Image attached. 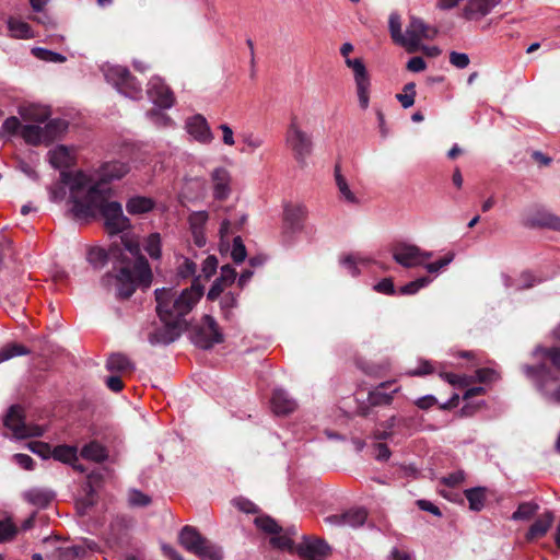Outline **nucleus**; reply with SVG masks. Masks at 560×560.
<instances>
[{
    "label": "nucleus",
    "mask_w": 560,
    "mask_h": 560,
    "mask_svg": "<svg viewBox=\"0 0 560 560\" xmlns=\"http://www.w3.org/2000/svg\"><path fill=\"white\" fill-rule=\"evenodd\" d=\"M88 260L94 268H102L112 262L115 275L107 273L103 282L115 280L116 295L119 299L130 298L138 287L149 288L152 271L147 258L141 254L138 242L120 236L108 249L93 247L88 253Z\"/></svg>",
    "instance_id": "obj_1"
},
{
    "label": "nucleus",
    "mask_w": 560,
    "mask_h": 560,
    "mask_svg": "<svg viewBox=\"0 0 560 560\" xmlns=\"http://www.w3.org/2000/svg\"><path fill=\"white\" fill-rule=\"evenodd\" d=\"M129 172L127 164L119 161L104 163L95 173H62L65 182L71 183V197L75 202L74 212L91 214L104 197H109L113 180L122 178Z\"/></svg>",
    "instance_id": "obj_2"
},
{
    "label": "nucleus",
    "mask_w": 560,
    "mask_h": 560,
    "mask_svg": "<svg viewBox=\"0 0 560 560\" xmlns=\"http://www.w3.org/2000/svg\"><path fill=\"white\" fill-rule=\"evenodd\" d=\"M154 295L161 320H175L179 324L203 295V285L199 282V277H196L191 285L179 294L173 288H160L155 289Z\"/></svg>",
    "instance_id": "obj_3"
},
{
    "label": "nucleus",
    "mask_w": 560,
    "mask_h": 560,
    "mask_svg": "<svg viewBox=\"0 0 560 560\" xmlns=\"http://www.w3.org/2000/svg\"><path fill=\"white\" fill-rule=\"evenodd\" d=\"M147 94L150 101L159 108H153L147 113V118L156 127L173 126L172 118L162 112L174 105V95L170 88L160 77H153L148 82Z\"/></svg>",
    "instance_id": "obj_4"
},
{
    "label": "nucleus",
    "mask_w": 560,
    "mask_h": 560,
    "mask_svg": "<svg viewBox=\"0 0 560 560\" xmlns=\"http://www.w3.org/2000/svg\"><path fill=\"white\" fill-rule=\"evenodd\" d=\"M284 142L299 166L302 168L306 167L307 159L314 151L313 135L302 129L301 122L295 115L290 118L284 135Z\"/></svg>",
    "instance_id": "obj_5"
},
{
    "label": "nucleus",
    "mask_w": 560,
    "mask_h": 560,
    "mask_svg": "<svg viewBox=\"0 0 560 560\" xmlns=\"http://www.w3.org/2000/svg\"><path fill=\"white\" fill-rule=\"evenodd\" d=\"M108 197H104L103 200L95 207L91 214L79 215L74 212L77 219H90L94 218L97 212L104 219L105 226L109 234L118 235L131 228L129 218L124 214L122 206L118 201H107Z\"/></svg>",
    "instance_id": "obj_6"
},
{
    "label": "nucleus",
    "mask_w": 560,
    "mask_h": 560,
    "mask_svg": "<svg viewBox=\"0 0 560 560\" xmlns=\"http://www.w3.org/2000/svg\"><path fill=\"white\" fill-rule=\"evenodd\" d=\"M102 70L105 80L120 94L131 100L142 97L141 83L130 74L127 68L117 65H105Z\"/></svg>",
    "instance_id": "obj_7"
},
{
    "label": "nucleus",
    "mask_w": 560,
    "mask_h": 560,
    "mask_svg": "<svg viewBox=\"0 0 560 560\" xmlns=\"http://www.w3.org/2000/svg\"><path fill=\"white\" fill-rule=\"evenodd\" d=\"M223 341V335L217 320L211 315H205L201 324L191 331V342L200 349L208 350Z\"/></svg>",
    "instance_id": "obj_8"
},
{
    "label": "nucleus",
    "mask_w": 560,
    "mask_h": 560,
    "mask_svg": "<svg viewBox=\"0 0 560 560\" xmlns=\"http://www.w3.org/2000/svg\"><path fill=\"white\" fill-rule=\"evenodd\" d=\"M393 259L405 268H416L433 256L432 252L422 250L415 244L400 242L393 246Z\"/></svg>",
    "instance_id": "obj_9"
},
{
    "label": "nucleus",
    "mask_w": 560,
    "mask_h": 560,
    "mask_svg": "<svg viewBox=\"0 0 560 560\" xmlns=\"http://www.w3.org/2000/svg\"><path fill=\"white\" fill-rule=\"evenodd\" d=\"M4 425L13 432L16 439L42 436L44 433L42 427L28 425L25 423L23 409L19 405H13L8 409V412L4 417Z\"/></svg>",
    "instance_id": "obj_10"
},
{
    "label": "nucleus",
    "mask_w": 560,
    "mask_h": 560,
    "mask_svg": "<svg viewBox=\"0 0 560 560\" xmlns=\"http://www.w3.org/2000/svg\"><path fill=\"white\" fill-rule=\"evenodd\" d=\"M441 378L457 388H466L475 381L485 384L493 383L500 378V373L493 368H481L476 370L475 376L441 373Z\"/></svg>",
    "instance_id": "obj_11"
},
{
    "label": "nucleus",
    "mask_w": 560,
    "mask_h": 560,
    "mask_svg": "<svg viewBox=\"0 0 560 560\" xmlns=\"http://www.w3.org/2000/svg\"><path fill=\"white\" fill-rule=\"evenodd\" d=\"M346 65L352 69L354 75V82L357 86V94L360 106L365 109L369 106L370 97V77L363 61L359 58L347 59Z\"/></svg>",
    "instance_id": "obj_12"
},
{
    "label": "nucleus",
    "mask_w": 560,
    "mask_h": 560,
    "mask_svg": "<svg viewBox=\"0 0 560 560\" xmlns=\"http://www.w3.org/2000/svg\"><path fill=\"white\" fill-rule=\"evenodd\" d=\"M523 372L526 374L527 377L535 381L540 392H542L544 394H551V396L556 400H558L555 397V392L557 390V388L552 393L549 388V384L557 383L558 377L556 373L549 366H547L546 363H540L537 365H524Z\"/></svg>",
    "instance_id": "obj_13"
},
{
    "label": "nucleus",
    "mask_w": 560,
    "mask_h": 560,
    "mask_svg": "<svg viewBox=\"0 0 560 560\" xmlns=\"http://www.w3.org/2000/svg\"><path fill=\"white\" fill-rule=\"evenodd\" d=\"M185 128L188 135L201 144H210L214 139L207 119L200 114L187 118Z\"/></svg>",
    "instance_id": "obj_14"
},
{
    "label": "nucleus",
    "mask_w": 560,
    "mask_h": 560,
    "mask_svg": "<svg viewBox=\"0 0 560 560\" xmlns=\"http://www.w3.org/2000/svg\"><path fill=\"white\" fill-rule=\"evenodd\" d=\"M329 547L323 539L304 536L303 541L295 547V552L304 560H324Z\"/></svg>",
    "instance_id": "obj_15"
},
{
    "label": "nucleus",
    "mask_w": 560,
    "mask_h": 560,
    "mask_svg": "<svg viewBox=\"0 0 560 560\" xmlns=\"http://www.w3.org/2000/svg\"><path fill=\"white\" fill-rule=\"evenodd\" d=\"M523 224L530 229L544 228L560 232V217L544 208H537L533 214L527 215Z\"/></svg>",
    "instance_id": "obj_16"
},
{
    "label": "nucleus",
    "mask_w": 560,
    "mask_h": 560,
    "mask_svg": "<svg viewBox=\"0 0 560 560\" xmlns=\"http://www.w3.org/2000/svg\"><path fill=\"white\" fill-rule=\"evenodd\" d=\"M163 324L149 332L148 341L152 346H167L179 337L178 323L175 320H162Z\"/></svg>",
    "instance_id": "obj_17"
},
{
    "label": "nucleus",
    "mask_w": 560,
    "mask_h": 560,
    "mask_svg": "<svg viewBox=\"0 0 560 560\" xmlns=\"http://www.w3.org/2000/svg\"><path fill=\"white\" fill-rule=\"evenodd\" d=\"M368 517V512L363 508H353L342 514H334L326 517V522L335 526L360 527Z\"/></svg>",
    "instance_id": "obj_18"
},
{
    "label": "nucleus",
    "mask_w": 560,
    "mask_h": 560,
    "mask_svg": "<svg viewBox=\"0 0 560 560\" xmlns=\"http://www.w3.org/2000/svg\"><path fill=\"white\" fill-rule=\"evenodd\" d=\"M213 197L217 200H225L231 194V175L225 167H215L211 172Z\"/></svg>",
    "instance_id": "obj_19"
},
{
    "label": "nucleus",
    "mask_w": 560,
    "mask_h": 560,
    "mask_svg": "<svg viewBox=\"0 0 560 560\" xmlns=\"http://www.w3.org/2000/svg\"><path fill=\"white\" fill-rule=\"evenodd\" d=\"M398 392V387L394 382H383L370 390L368 401L372 407L387 406L393 401L394 394Z\"/></svg>",
    "instance_id": "obj_20"
},
{
    "label": "nucleus",
    "mask_w": 560,
    "mask_h": 560,
    "mask_svg": "<svg viewBox=\"0 0 560 560\" xmlns=\"http://www.w3.org/2000/svg\"><path fill=\"white\" fill-rule=\"evenodd\" d=\"M555 522V513L550 510H546L541 513L538 518L529 526L525 538L527 541L544 537L551 528Z\"/></svg>",
    "instance_id": "obj_21"
},
{
    "label": "nucleus",
    "mask_w": 560,
    "mask_h": 560,
    "mask_svg": "<svg viewBox=\"0 0 560 560\" xmlns=\"http://www.w3.org/2000/svg\"><path fill=\"white\" fill-rule=\"evenodd\" d=\"M306 215L305 207L302 205H287L283 211V222L287 230L292 233L300 232Z\"/></svg>",
    "instance_id": "obj_22"
},
{
    "label": "nucleus",
    "mask_w": 560,
    "mask_h": 560,
    "mask_svg": "<svg viewBox=\"0 0 560 560\" xmlns=\"http://www.w3.org/2000/svg\"><path fill=\"white\" fill-rule=\"evenodd\" d=\"M271 406L276 415L284 416L293 412L298 407V402L287 390L277 388L272 394Z\"/></svg>",
    "instance_id": "obj_23"
},
{
    "label": "nucleus",
    "mask_w": 560,
    "mask_h": 560,
    "mask_svg": "<svg viewBox=\"0 0 560 560\" xmlns=\"http://www.w3.org/2000/svg\"><path fill=\"white\" fill-rule=\"evenodd\" d=\"M428 25L419 18L411 16L405 33L404 46H417L421 38H429Z\"/></svg>",
    "instance_id": "obj_24"
},
{
    "label": "nucleus",
    "mask_w": 560,
    "mask_h": 560,
    "mask_svg": "<svg viewBox=\"0 0 560 560\" xmlns=\"http://www.w3.org/2000/svg\"><path fill=\"white\" fill-rule=\"evenodd\" d=\"M207 219L208 215L206 212H195L189 218L191 237L194 244L199 248L205 247L207 244L203 229Z\"/></svg>",
    "instance_id": "obj_25"
},
{
    "label": "nucleus",
    "mask_w": 560,
    "mask_h": 560,
    "mask_svg": "<svg viewBox=\"0 0 560 560\" xmlns=\"http://www.w3.org/2000/svg\"><path fill=\"white\" fill-rule=\"evenodd\" d=\"M48 160L50 165L61 171H67L73 162L71 151L65 145H58L48 152Z\"/></svg>",
    "instance_id": "obj_26"
},
{
    "label": "nucleus",
    "mask_w": 560,
    "mask_h": 560,
    "mask_svg": "<svg viewBox=\"0 0 560 560\" xmlns=\"http://www.w3.org/2000/svg\"><path fill=\"white\" fill-rule=\"evenodd\" d=\"M52 457L56 460L72 465V467L80 472L85 471V468L78 463V452L74 446L59 445L54 448Z\"/></svg>",
    "instance_id": "obj_27"
},
{
    "label": "nucleus",
    "mask_w": 560,
    "mask_h": 560,
    "mask_svg": "<svg viewBox=\"0 0 560 560\" xmlns=\"http://www.w3.org/2000/svg\"><path fill=\"white\" fill-rule=\"evenodd\" d=\"M206 538L192 526L186 525L179 533V541L185 549L195 553Z\"/></svg>",
    "instance_id": "obj_28"
},
{
    "label": "nucleus",
    "mask_w": 560,
    "mask_h": 560,
    "mask_svg": "<svg viewBox=\"0 0 560 560\" xmlns=\"http://www.w3.org/2000/svg\"><path fill=\"white\" fill-rule=\"evenodd\" d=\"M499 3V0H469L464 9V16L468 20L475 15L485 16Z\"/></svg>",
    "instance_id": "obj_29"
},
{
    "label": "nucleus",
    "mask_w": 560,
    "mask_h": 560,
    "mask_svg": "<svg viewBox=\"0 0 560 560\" xmlns=\"http://www.w3.org/2000/svg\"><path fill=\"white\" fill-rule=\"evenodd\" d=\"M155 207V201L144 196H133L126 202V210L129 214H144L152 211Z\"/></svg>",
    "instance_id": "obj_30"
},
{
    "label": "nucleus",
    "mask_w": 560,
    "mask_h": 560,
    "mask_svg": "<svg viewBox=\"0 0 560 560\" xmlns=\"http://www.w3.org/2000/svg\"><path fill=\"white\" fill-rule=\"evenodd\" d=\"M62 173H70L69 171L60 172V182L49 187V198L51 201H61L67 196V188L69 189V201L71 202V212L74 215V206L75 202L71 197V183L65 182L62 178Z\"/></svg>",
    "instance_id": "obj_31"
},
{
    "label": "nucleus",
    "mask_w": 560,
    "mask_h": 560,
    "mask_svg": "<svg viewBox=\"0 0 560 560\" xmlns=\"http://www.w3.org/2000/svg\"><path fill=\"white\" fill-rule=\"evenodd\" d=\"M335 180L340 197L350 205H358L359 199L355 194L350 189L346 177L341 174L339 164L335 166Z\"/></svg>",
    "instance_id": "obj_32"
},
{
    "label": "nucleus",
    "mask_w": 560,
    "mask_h": 560,
    "mask_svg": "<svg viewBox=\"0 0 560 560\" xmlns=\"http://www.w3.org/2000/svg\"><path fill=\"white\" fill-rule=\"evenodd\" d=\"M106 369L112 373H122L133 371L135 364L122 353H113L106 361Z\"/></svg>",
    "instance_id": "obj_33"
},
{
    "label": "nucleus",
    "mask_w": 560,
    "mask_h": 560,
    "mask_svg": "<svg viewBox=\"0 0 560 560\" xmlns=\"http://www.w3.org/2000/svg\"><path fill=\"white\" fill-rule=\"evenodd\" d=\"M340 264L350 276L358 277L361 273L360 267H366L370 259L359 254H349L340 259Z\"/></svg>",
    "instance_id": "obj_34"
},
{
    "label": "nucleus",
    "mask_w": 560,
    "mask_h": 560,
    "mask_svg": "<svg viewBox=\"0 0 560 560\" xmlns=\"http://www.w3.org/2000/svg\"><path fill=\"white\" fill-rule=\"evenodd\" d=\"M8 28L12 37L20 39H30L34 37V32L31 26L16 18H9Z\"/></svg>",
    "instance_id": "obj_35"
},
{
    "label": "nucleus",
    "mask_w": 560,
    "mask_h": 560,
    "mask_svg": "<svg viewBox=\"0 0 560 560\" xmlns=\"http://www.w3.org/2000/svg\"><path fill=\"white\" fill-rule=\"evenodd\" d=\"M81 456L85 459L100 463L105 460L108 454L106 448L101 443L92 441L82 447Z\"/></svg>",
    "instance_id": "obj_36"
},
{
    "label": "nucleus",
    "mask_w": 560,
    "mask_h": 560,
    "mask_svg": "<svg viewBox=\"0 0 560 560\" xmlns=\"http://www.w3.org/2000/svg\"><path fill=\"white\" fill-rule=\"evenodd\" d=\"M21 135L30 144L36 145L42 142H47V136L45 135L44 126L25 125L22 127Z\"/></svg>",
    "instance_id": "obj_37"
},
{
    "label": "nucleus",
    "mask_w": 560,
    "mask_h": 560,
    "mask_svg": "<svg viewBox=\"0 0 560 560\" xmlns=\"http://www.w3.org/2000/svg\"><path fill=\"white\" fill-rule=\"evenodd\" d=\"M201 560H222V548L207 538L202 541L198 550L195 552Z\"/></svg>",
    "instance_id": "obj_38"
},
{
    "label": "nucleus",
    "mask_w": 560,
    "mask_h": 560,
    "mask_svg": "<svg viewBox=\"0 0 560 560\" xmlns=\"http://www.w3.org/2000/svg\"><path fill=\"white\" fill-rule=\"evenodd\" d=\"M464 493L471 511L479 512L483 509L486 501V488L475 487L466 489Z\"/></svg>",
    "instance_id": "obj_39"
},
{
    "label": "nucleus",
    "mask_w": 560,
    "mask_h": 560,
    "mask_svg": "<svg viewBox=\"0 0 560 560\" xmlns=\"http://www.w3.org/2000/svg\"><path fill=\"white\" fill-rule=\"evenodd\" d=\"M196 272H197V265L191 258L185 257V256H180L177 258L176 277L178 279L186 280L191 277H194V279H195L197 277Z\"/></svg>",
    "instance_id": "obj_40"
},
{
    "label": "nucleus",
    "mask_w": 560,
    "mask_h": 560,
    "mask_svg": "<svg viewBox=\"0 0 560 560\" xmlns=\"http://www.w3.org/2000/svg\"><path fill=\"white\" fill-rule=\"evenodd\" d=\"M143 248L151 259H160L162 256V240L160 233H151L143 242Z\"/></svg>",
    "instance_id": "obj_41"
},
{
    "label": "nucleus",
    "mask_w": 560,
    "mask_h": 560,
    "mask_svg": "<svg viewBox=\"0 0 560 560\" xmlns=\"http://www.w3.org/2000/svg\"><path fill=\"white\" fill-rule=\"evenodd\" d=\"M444 369L445 364L442 362H432L429 360L421 359L419 360L418 368L411 371L409 374L415 376H424L438 371L439 375L441 376V373H446Z\"/></svg>",
    "instance_id": "obj_42"
},
{
    "label": "nucleus",
    "mask_w": 560,
    "mask_h": 560,
    "mask_svg": "<svg viewBox=\"0 0 560 560\" xmlns=\"http://www.w3.org/2000/svg\"><path fill=\"white\" fill-rule=\"evenodd\" d=\"M432 278L429 276H422L420 278H417L416 280H412L404 285H401L398 289L399 295H413L418 293L421 289L427 288L431 282Z\"/></svg>",
    "instance_id": "obj_43"
},
{
    "label": "nucleus",
    "mask_w": 560,
    "mask_h": 560,
    "mask_svg": "<svg viewBox=\"0 0 560 560\" xmlns=\"http://www.w3.org/2000/svg\"><path fill=\"white\" fill-rule=\"evenodd\" d=\"M539 510V505L535 502H522L518 504L517 509L511 515L512 521H528L530 520Z\"/></svg>",
    "instance_id": "obj_44"
},
{
    "label": "nucleus",
    "mask_w": 560,
    "mask_h": 560,
    "mask_svg": "<svg viewBox=\"0 0 560 560\" xmlns=\"http://www.w3.org/2000/svg\"><path fill=\"white\" fill-rule=\"evenodd\" d=\"M68 124L65 119L54 118L48 120L45 126V135L47 136V142L55 140L62 132L66 131Z\"/></svg>",
    "instance_id": "obj_45"
},
{
    "label": "nucleus",
    "mask_w": 560,
    "mask_h": 560,
    "mask_svg": "<svg viewBox=\"0 0 560 560\" xmlns=\"http://www.w3.org/2000/svg\"><path fill=\"white\" fill-rule=\"evenodd\" d=\"M534 357L541 355L548 359L556 370L560 371V348L551 347L545 348L541 346H537L533 351Z\"/></svg>",
    "instance_id": "obj_46"
},
{
    "label": "nucleus",
    "mask_w": 560,
    "mask_h": 560,
    "mask_svg": "<svg viewBox=\"0 0 560 560\" xmlns=\"http://www.w3.org/2000/svg\"><path fill=\"white\" fill-rule=\"evenodd\" d=\"M30 353V350L20 343H8L3 348L0 349V363L8 361L12 358L26 355Z\"/></svg>",
    "instance_id": "obj_47"
},
{
    "label": "nucleus",
    "mask_w": 560,
    "mask_h": 560,
    "mask_svg": "<svg viewBox=\"0 0 560 560\" xmlns=\"http://www.w3.org/2000/svg\"><path fill=\"white\" fill-rule=\"evenodd\" d=\"M416 97V83L409 82L404 85L402 92L396 95V98L401 104V107L407 109L415 104Z\"/></svg>",
    "instance_id": "obj_48"
},
{
    "label": "nucleus",
    "mask_w": 560,
    "mask_h": 560,
    "mask_svg": "<svg viewBox=\"0 0 560 560\" xmlns=\"http://www.w3.org/2000/svg\"><path fill=\"white\" fill-rule=\"evenodd\" d=\"M32 51L36 58L47 62L61 63L66 61V57L63 55L46 48L35 47Z\"/></svg>",
    "instance_id": "obj_49"
},
{
    "label": "nucleus",
    "mask_w": 560,
    "mask_h": 560,
    "mask_svg": "<svg viewBox=\"0 0 560 560\" xmlns=\"http://www.w3.org/2000/svg\"><path fill=\"white\" fill-rule=\"evenodd\" d=\"M389 32L395 43L405 45V35L401 33L400 16L397 13H392L388 21Z\"/></svg>",
    "instance_id": "obj_50"
},
{
    "label": "nucleus",
    "mask_w": 560,
    "mask_h": 560,
    "mask_svg": "<svg viewBox=\"0 0 560 560\" xmlns=\"http://www.w3.org/2000/svg\"><path fill=\"white\" fill-rule=\"evenodd\" d=\"M255 525L265 533L268 534H280L282 530L281 526L270 516H258L255 518Z\"/></svg>",
    "instance_id": "obj_51"
},
{
    "label": "nucleus",
    "mask_w": 560,
    "mask_h": 560,
    "mask_svg": "<svg viewBox=\"0 0 560 560\" xmlns=\"http://www.w3.org/2000/svg\"><path fill=\"white\" fill-rule=\"evenodd\" d=\"M218 259L214 255H209L203 261L201 266V273L198 275L199 282L201 283V278L205 280H209L218 269Z\"/></svg>",
    "instance_id": "obj_52"
},
{
    "label": "nucleus",
    "mask_w": 560,
    "mask_h": 560,
    "mask_svg": "<svg viewBox=\"0 0 560 560\" xmlns=\"http://www.w3.org/2000/svg\"><path fill=\"white\" fill-rule=\"evenodd\" d=\"M247 252L246 247L243 243V240L241 236H235L233 238L232 249H231V257L235 264H241L246 259Z\"/></svg>",
    "instance_id": "obj_53"
},
{
    "label": "nucleus",
    "mask_w": 560,
    "mask_h": 560,
    "mask_svg": "<svg viewBox=\"0 0 560 560\" xmlns=\"http://www.w3.org/2000/svg\"><path fill=\"white\" fill-rule=\"evenodd\" d=\"M16 533L18 528L11 520H0V544L12 540Z\"/></svg>",
    "instance_id": "obj_54"
},
{
    "label": "nucleus",
    "mask_w": 560,
    "mask_h": 560,
    "mask_svg": "<svg viewBox=\"0 0 560 560\" xmlns=\"http://www.w3.org/2000/svg\"><path fill=\"white\" fill-rule=\"evenodd\" d=\"M454 253H448L441 259L433 262L423 264L422 266L429 273H439L443 268L448 266L454 260Z\"/></svg>",
    "instance_id": "obj_55"
},
{
    "label": "nucleus",
    "mask_w": 560,
    "mask_h": 560,
    "mask_svg": "<svg viewBox=\"0 0 560 560\" xmlns=\"http://www.w3.org/2000/svg\"><path fill=\"white\" fill-rule=\"evenodd\" d=\"M542 282V279L534 275L532 271H523L518 278L517 289H530Z\"/></svg>",
    "instance_id": "obj_56"
},
{
    "label": "nucleus",
    "mask_w": 560,
    "mask_h": 560,
    "mask_svg": "<svg viewBox=\"0 0 560 560\" xmlns=\"http://www.w3.org/2000/svg\"><path fill=\"white\" fill-rule=\"evenodd\" d=\"M373 290L385 294V295H396L398 294V290H396L394 282L390 278H384L377 283L373 285Z\"/></svg>",
    "instance_id": "obj_57"
},
{
    "label": "nucleus",
    "mask_w": 560,
    "mask_h": 560,
    "mask_svg": "<svg viewBox=\"0 0 560 560\" xmlns=\"http://www.w3.org/2000/svg\"><path fill=\"white\" fill-rule=\"evenodd\" d=\"M220 305L226 318H229L231 311L237 305V295L232 292L225 293L221 300Z\"/></svg>",
    "instance_id": "obj_58"
},
{
    "label": "nucleus",
    "mask_w": 560,
    "mask_h": 560,
    "mask_svg": "<svg viewBox=\"0 0 560 560\" xmlns=\"http://www.w3.org/2000/svg\"><path fill=\"white\" fill-rule=\"evenodd\" d=\"M270 544L276 547V548H279V549H287V550H290V551H295V547L294 546V541L289 537V536H280L279 534H276V536L271 537L270 538Z\"/></svg>",
    "instance_id": "obj_59"
},
{
    "label": "nucleus",
    "mask_w": 560,
    "mask_h": 560,
    "mask_svg": "<svg viewBox=\"0 0 560 560\" xmlns=\"http://www.w3.org/2000/svg\"><path fill=\"white\" fill-rule=\"evenodd\" d=\"M23 117L25 119L45 121L48 117V112L46 108H42L38 106H30L24 110Z\"/></svg>",
    "instance_id": "obj_60"
},
{
    "label": "nucleus",
    "mask_w": 560,
    "mask_h": 560,
    "mask_svg": "<svg viewBox=\"0 0 560 560\" xmlns=\"http://www.w3.org/2000/svg\"><path fill=\"white\" fill-rule=\"evenodd\" d=\"M466 474L464 470L458 469L454 472L448 474L447 476H444L441 478V483L447 486V487H456L460 485L465 480Z\"/></svg>",
    "instance_id": "obj_61"
},
{
    "label": "nucleus",
    "mask_w": 560,
    "mask_h": 560,
    "mask_svg": "<svg viewBox=\"0 0 560 560\" xmlns=\"http://www.w3.org/2000/svg\"><path fill=\"white\" fill-rule=\"evenodd\" d=\"M243 142L247 149H242V152L252 153L264 144V139L259 136H255L254 133H247L244 135Z\"/></svg>",
    "instance_id": "obj_62"
},
{
    "label": "nucleus",
    "mask_w": 560,
    "mask_h": 560,
    "mask_svg": "<svg viewBox=\"0 0 560 560\" xmlns=\"http://www.w3.org/2000/svg\"><path fill=\"white\" fill-rule=\"evenodd\" d=\"M236 276L235 269L226 264L221 267L220 277L217 279L223 282L224 285H231L236 280Z\"/></svg>",
    "instance_id": "obj_63"
},
{
    "label": "nucleus",
    "mask_w": 560,
    "mask_h": 560,
    "mask_svg": "<svg viewBox=\"0 0 560 560\" xmlns=\"http://www.w3.org/2000/svg\"><path fill=\"white\" fill-rule=\"evenodd\" d=\"M128 500L132 506H147L151 502L150 497L139 490L130 491Z\"/></svg>",
    "instance_id": "obj_64"
}]
</instances>
